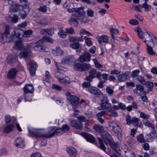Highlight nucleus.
Returning a JSON list of instances; mask_svg holds the SVG:
<instances>
[{
    "label": "nucleus",
    "instance_id": "obj_3",
    "mask_svg": "<svg viewBox=\"0 0 157 157\" xmlns=\"http://www.w3.org/2000/svg\"><path fill=\"white\" fill-rule=\"evenodd\" d=\"M0 28L1 33L2 30H4V32L2 33L1 42L3 43L5 42H11L13 40V38L11 35L10 36V26L5 23L0 24Z\"/></svg>",
    "mask_w": 157,
    "mask_h": 157
},
{
    "label": "nucleus",
    "instance_id": "obj_41",
    "mask_svg": "<svg viewBox=\"0 0 157 157\" xmlns=\"http://www.w3.org/2000/svg\"><path fill=\"white\" fill-rule=\"evenodd\" d=\"M109 126L110 129L113 131L115 128H117L119 125L115 122L113 121L109 122Z\"/></svg>",
    "mask_w": 157,
    "mask_h": 157
},
{
    "label": "nucleus",
    "instance_id": "obj_54",
    "mask_svg": "<svg viewBox=\"0 0 157 157\" xmlns=\"http://www.w3.org/2000/svg\"><path fill=\"white\" fill-rule=\"evenodd\" d=\"M55 134H56L57 136H59L63 133V131L61 128H55Z\"/></svg>",
    "mask_w": 157,
    "mask_h": 157
},
{
    "label": "nucleus",
    "instance_id": "obj_55",
    "mask_svg": "<svg viewBox=\"0 0 157 157\" xmlns=\"http://www.w3.org/2000/svg\"><path fill=\"white\" fill-rule=\"evenodd\" d=\"M65 31L66 33L71 35L74 34L75 33L74 30L71 27L66 28L65 29Z\"/></svg>",
    "mask_w": 157,
    "mask_h": 157
},
{
    "label": "nucleus",
    "instance_id": "obj_14",
    "mask_svg": "<svg viewBox=\"0 0 157 157\" xmlns=\"http://www.w3.org/2000/svg\"><path fill=\"white\" fill-rule=\"evenodd\" d=\"M18 71L17 69H10L7 75V78L10 80L15 79Z\"/></svg>",
    "mask_w": 157,
    "mask_h": 157
},
{
    "label": "nucleus",
    "instance_id": "obj_16",
    "mask_svg": "<svg viewBox=\"0 0 157 157\" xmlns=\"http://www.w3.org/2000/svg\"><path fill=\"white\" fill-rule=\"evenodd\" d=\"M70 46L73 49L75 50L77 52L80 53L82 50V45L78 42L72 43L70 44Z\"/></svg>",
    "mask_w": 157,
    "mask_h": 157
},
{
    "label": "nucleus",
    "instance_id": "obj_56",
    "mask_svg": "<svg viewBox=\"0 0 157 157\" xmlns=\"http://www.w3.org/2000/svg\"><path fill=\"white\" fill-rule=\"evenodd\" d=\"M43 39L44 42H47L50 43H52L54 40L53 39L49 37L44 36L43 37Z\"/></svg>",
    "mask_w": 157,
    "mask_h": 157
},
{
    "label": "nucleus",
    "instance_id": "obj_50",
    "mask_svg": "<svg viewBox=\"0 0 157 157\" xmlns=\"http://www.w3.org/2000/svg\"><path fill=\"white\" fill-rule=\"evenodd\" d=\"M137 79L140 83L143 85H145L146 83V81L144 78L142 76L139 75L137 76Z\"/></svg>",
    "mask_w": 157,
    "mask_h": 157
},
{
    "label": "nucleus",
    "instance_id": "obj_61",
    "mask_svg": "<svg viewBox=\"0 0 157 157\" xmlns=\"http://www.w3.org/2000/svg\"><path fill=\"white\" fill-rule=\"evenodd\" d=\"M24 36L25 37H28L33 33L32 31L31 30H28L24 32Z\"/></svg>",
    "mask_w": 157,
    "mask_h": 157
},
{
    "label": "nucleus",
    "instance_id": "obj_17",
    "mask_svg": "<svg viewBox=\"0 0 157 157\" xmlns=\"http://www.w3.org/2000/svg\"><path fill=\"white\" fill-rule=\"evenodd\" d=\"M15 145L18 148H24L25 147L24 140L21 137H17L15 140Z\"/></svg>",
    "mask_w": 157,
    "mask_h": 157
},
{
    "label": "nucleus",
    "instance_id": "obj_60",
    "mask_svg": "<svg viewBox=\"0 0 157 157\" xmlns=\"http://www.w3.org/2000/svg\"><path fill=\"white\" fill-rule=\"evenodd\" d=\"M109 115L111 117H116L117 116V113L113 110L111 109L109 111Z\"/></svg>",
    "mask_w": 157,
    "mask_h": 157
},
{
    "label": "nucleus",
    "instance_id": "obj_23",
    "mask_svg": "<svg viewBox=\"0 0 157 157\" xmlns=\"http://www.w3.org/2000/svg\"><path fill=\"white\" fill-rule=\"evenodd\" d=\"M24 90L25 94L32 93L34 91V87L32 84H27L24 87Z\"/></svg>",
    "mask_w": 157,
    "mask_h": 157
},
{
    "label": "nucleus",
    "instance_id": "obj_25",
    "mask_svg": "<svg viewBox=\"0 0 157 157\" xmlns=\"http://www.w3.org/2000/svg\"><path fill=\"white\" fill-rule=\"evenodd\" d=\"M14 127V125L13 124H9L4 128L3 132L8 134L13 131Z\"/></svg>",
    "mask_w": 157,
    "mask_h": 157
},
{
    "label": "nucleus",
    "instance_id": "obj_11",
    "mask_svg": "<svg viewBox=\"0 0 157 157\" xmlns=\"http://www.w3.org/2000/svg\"><path fill=\"white\" fill-rule=\"evenodd\" d=\"M91 55L88 52H84L78 58L77 60L80 62H89L90 60Z\"/></svg>",
    "mask_w": 157,
    "mask_h": 157
},
{
    "label": "nucleus",
    "instance_id": "obj_43",
    "mask_svg": "<svg viewBox=\"0 0 157 157\" xmlns=\"http://www.w3.org/2000/svg\"><path fill=\"white\" fill-rule=\"evenodd\" d=\"M45 76V79H42L43 82L45 84V82H48V80L50 79L51 78V75L50 73L48 71H46Z\"/></svg>",
    "mask_w": 157,
    "mask_h": 157
},
{
    "label": "nucleus",
    "instance_id": "obj_32",
    "mask_svg": "<svg viewBox=\"0 0 157 157\" xmlns=\"http://www.w3.org/2000/svg\"><path fill=\"white\" fill-rule=\"evenodd\" d=\"M63 69H57L56 71L55 76L58 80L62 78V77L64 75L63 73Z\"/></svg>",
    "mask_w": 157,
    "mask_h": 157
},
{
    "label": "nucleus",
    "instance_id": "obj_57",
    "mask_svg": "<svg viewBox=\"0 0 157 157\" xmlns=\"http://www.w3.org/2000/svg\"><path fill=\"white\" fill-rule=\"evenodd\" d=\"M129 23L132 25H136L139 24L138 21L135 19H130L129 21Z\"/></svg>",
    "mask_w": 157,
    "mask_h": 157
},
{
    "label": "nucleus",
    "instance_id": "obj_1",
    "mask_svg": "<svg viewBox=\"0 0 157 157\" xmlns=\"http://www.w3.org/2000/svg\"><path fill=\"white\" fill-rule=\"evenodd\" d=\"M55 127L54 126L48 127L45 134H43L41 132L40 130L41 129H34L32 131L29 130V131L32 136L36 137L49 138L52 137L55 135Z\"/></svg>",
    "mask_w": 157,
    "mask_h": 157
},
{
    "label": "nucleus",
    "instance_id": "obj_53",
    "mask_svg": "<svg viewBox=\"0 0 157 157\" xmlns=\"http://www.w3.org/2000/svg\"><path fill=\"white\" fill-rule=\"evenodd\" d=\"M142 7L144 8L145 11L146 12L150 10L151 8L150 5L146 3H144L143 4Z\"/></svg>",
    "mask_w": 157,
    "mask_h": 157
},
{
    "label": "nucleus",
    "instance_id": "obj_29",
    "mask_svg": "<svg viewBox=\"0 0 157 157\" xmlns=\"http://www.w3.org/2000/svg\"><path fill=\"white\" fill-rule=\"evenodd\" d=\"M28 68L29 69H36L38 67V64L33 60H30L27 63Z\"/></svg>",
    "mask_w": 157,
    "mask_h": 157
},
{
    "label": "nucleus",
    "instance_id": "obj_13",
    "mask_svg": "<svg viewBox=\"0 0 157 157\" xmlns=\"http://www.w3.org/2000/svg\"><path fill=\"white\" fill-rule=\"evenodd\" d=\"M147 141L152 142L155 139L157 138V131L156 130L152 131L149 134L146 136Z\"/></svg>",
    "mask_w": 157,
    "mask_h": 157
},
{
    "label": "nucleus",
    "instance_id": "obj_37",
    "mask_svg": "<svg viewBox=\"0 0 157 157\" xmlns=\"http://www.w3.org/2000/svg\"><path fill=\"white\" fill-rule=\"evenodd\" d=\"M21 6L19 5L15 4L10 8V12L11 13L19 11Z\"/></svg>",
    "mask_w": 157,
    "mask_h": 157
},
{
    "label": "nucleus",
    "instance_id": "obj_42",
    "mask_svg": "<svg viewBox=\"0 0 157 157\" xmlns=\"http://www.w3.org/2000/svg\"><path fill=\"white\" fill-rule=\"evenodd\" d=\"M109 30L111 34V37L114 38V35L117 34L119 32V31L117 29H115L112 28H110Z\"/></svg>",
    "mask_w": 157,
    "mask_h": 157
},
{
    "label": "nucleus",
    "instance_id": "obj_4",
    "mask_svg": "<svg viewBox=\"0 0 157 157\" xmlns=\"http://www.w3.org/2000/svg\"><path fill=\"white\" fill-rule=\"evenodd\" d=\"M146 44V45L151 44L154 45V41L156 42L157 38L154 36L153 34L151 32L144 33L143 35L140 38Z\"/></svg>",
    "mask_w": 157,
    "mask_h": 157
},
{
    "label": "nucleus",
    "instance_id": "obj_40",
    "mask_svg": "<svg viewBox=\"0 0 157 157\" xmlns=\"http://www.w3.org/2000/svg\"><path fill=\"white\" fill-rule=\"evenodd\" d=\"M78 19L81 23H87L89 21L88 17L85 16H81L79 17Z\"/></svg>",
    "mask_w": 157,
    "mask_h": 157
},
{
    "label": "nucleus",
    "instance_id": "obj_30",
    "mask_svg": "<svg viewBox=\"0 0 157 157\" xmlns=\"http://www.w3.org/2000/svg\"><path fill=\"white\" fill-rule=\"evenodd\" d=\"M15 48L17 49L22 50L25 49V48L22 43V40L21 39H19L18 40L16 41Z\"/></svg>",
    "mask_w": 157,
    "mask_h": 157
},
{
    "label": "nucleus",
    "instance_id": "obj_63",
    "mask_svg": "<svg viewBox=\"0 0 157 157\" xmlns=\"http://www.w3.org/2000/svg\"><path fill=\"white\" fill-rule=\"evenodd\" d=\"M52 88L58 91H61L62 89L61 86L56 84L52 85Z\"/></svg>",
    "mask_w": 157,
    "mask_h": 157
},
{
    "label": "nucleus",
    "instance_id": "obj_10",
    "mask_svg": "<svg viewBox=\"0 0 157 157\" xmlns=\"http://www.w3.org/2000/svg\"><path fill=\"white\" fill-rule=\"evenodd\" d=\"M97 139L99 144L98 147L100 148L104 151L106 154L109 155L110 157H119L118 155L115 154H113L111 155L110 152L109 151L108 152L106 151V147L104 144L102 140L99 137H98Z\"/></svg>",
    "mask_w": 157,
    "mask_h": 157
},
{
    "label": "nucleus",
    "instance_id": "obj_48",
    "mask_svg": "<svg viewBox=\"0 0 157 157\" xmlns=\"http://www.w3.org/2000/svg\"><path fill=\"white\" fill-rule=\"evenodd\" d=\"M66 33V32L63 31L62 29H60L58 33V35L61 38H65L67 36V34Z\"/></svg>",
    "mask_w": 157,
    "mask_h": 157
},
{
    "label": "nucleus",
    "instance_id": "obj_12",
    "mask_svg": "<svg viewBox=\"0 0 157 157\" xmlns=\"http://www.w3.org/2000/svg\"><path fill=\"white\" fill-rule=\"evenodd\" d=\"M24 31L23 30L20 29L15 28L14 29L13 34H11L12 37L13 38V40L15 37L20 38L23 36Z\"/></svg>",
    "mask_w": 157,
    "mask_h": 157
},
{
    "label": "nucleus",
    "instance_id": "obj_9",
    "mask_svg": "<svg viewBox=\"0 0 157 157\" xmlns=\"http://www.w3.org/2000/svg\"><path fill=\"white\" fill-rule=\"evenodd\" d=\"M74 58L73 56H69L65 57L61 61V63H57L56 61L54 62V64L57 69L61 68L62 64H69V62L72 61Z\"/></svg>",
    "mask_w": 157,
    "mask_h": 157
},
{
    "label": "nucleus",
    "instance_id": "obj_45",
    "mask_svg": "<svg viewBox=\"0 0 157 157\" xmlns=\"http://www.w3.org/2000/svg\"><path fill=\"white\" fill-rule=\"evenodd\" d=\"M39 11L43 13H45L47 11V6L45 5H40L38 8Z\"/></svg>",
    "mask_w": 157,
    "mask_h": 157
},
{
    "label": "nucleus",
    "instance_id": "obj_27",
    "mask_svg": "<svg viewBox=\"0 0 157 157\" xmlns=\"http://www.w3.org/2000/svg\"><path fill=\"white\" fill-rule=\"evenodd\" d=\"M155 44L154 45L151 44L146 45L147 46V52L148 54L151 56H154L155 55V52L154 51L153 48L155 46Z\"/></svg>",
    "mask_w": 157,
    "mask_h": 157
},
{
    "label": "nucleus",
    "instance_id": "obj_6",
    "mask_svg": "<svg viewBox=\"0 0 157 157\" xmlns=\"http://www.w3.org/2000/svg\"><path fill=\"white\" fill-rule=\"evenodd\" d=\"M95 78H98L99 80L101 79V73L100 72H97L95 69H91L89 72V75L86 77V80L91 82L92 81V79Z\"/></svg>",
    "mask_w": 157,
    "mask_h": 157
},
{
    "label": "nucleus",
    "instance_id": "obj_31",
    "mask_svg": "<svg viewBox=\"0 0 157 157\" xmlns=\"http://www.w3.org/2000/svg\"><path fill=\"white\" fill-rule=\"evenodd\" d=\"M17 56H13L12 55L9 56L7 58V61L9 64L13 63L17 61Z\"/></svg>",
    "mask_w": 157,
    "mask_h": 157
},
{
    "label": "nucleus",
    "instance_id": "obj_35",
    "mask_svg": "<svg viewBox=\"0 0 157 157\" xmlns=\"http://www.w3.org/2000/svg\"><path fill=\"white\" fill-rule=\"evenodd\" d=\"M132 124L134 126L139 127L141 125V122L139 118L134 117L132 118Z\"/></svg>",
    "mask_w": 157,
    "mask_h": 157
},
{
    "label": "nucleus",
    "instance_id": "obj_20",
    "mask_svg": "<svg viewBox=\"0 0 157 157\" xmlns=\"http://www.w3.org/2000/svg\"><path fill=\"white\" fill-rule=\"evenodd\" d=\"M88 91L91 94L95 95H101L102 93L97 87H91L88 89Z\"/></svg>",
    "mask_w": 157,
    "mask_h": 157
},
{
    "label": "nucleus",
    "instance_id": "obj_51",
    "mask_svg": "<svg viewBox=\"0 0 157 157\" xmlns=\"http://www.w3.org/2000/svg\"><path fill=\"white\" fill-rule=\"evenodd\" d=\"M126 124L127 125H130L132 123V118L128 114L126 115Z\"/></svg>",
    "mask_w": 157,
    "mask_h": 157
},
{
    "label": "nucleus",
    "instance_id": "obj_2",
    "mask_svg": "<svg viewBox=\"0 0 157 157\" xmlns=\"http://www.w3.org/2000/svg\"><path fill=\"white\" fill-rule=\"evenodd\" d=\"M102 138L105 144L108 145H109L112 149L117 153L120 151V148L117 143H115L113 139L108 132L102 136Z\"/></svg>",
    "mask_w": 157,
    "mask_h": 157
},
{
    "label": "nucleus",
    "instance_id": "obj_64",
    "mask_svg": "<svg viewBox=\"0 0 157 157\" xmlns=\"http://www.w3.org/2000/svg\"><path fill=\"white\" fill-rule=\"evenodd\" d=\"M140 116L141 118H143L145 119H148L149 117V116L148 115L145 114L143 112H141L140 113Z\"/></svg>",
    "mask_w": 157,
    "mask_h": 157
},
{
    "label": "nucleus",
    "instance_id": "obj_34",
    "mask_svg": "<svg viewBox=\"0 0 157 157\" xmlns=\"http://www.w3.org/2000/svg\"><path fill=\"white\" fill-rule=\"evenodd\" d=\"M145 85L148 88L147 90V93H149V92L152 91L154 86L153 82L150 81H148L146 82V83Z\"/></svg>",
    "mask_w": 157,
    "mask_h": 157
},
{
    "label": "nucleus",
    "instance_id": "obj_49",
    "mask_svg": "<svg viewBox=\"0 0 157 157\" xmlns=\"http://www.w3.org/2000/svg\"><path fill=\"white\" fill-rule=\"evenodd\" d=\"M23 10L26 13H29L30 11V8L29 7V5L28 4H25L22 6Z\"/></svg>",
    "mask_w": 157,
    "mask_h": 157
},
{
    "label": "nucleus",
    "instance_id": "obj_18",
    "mask_svg": "<svg viewBox=\"0 0 157 157\" xmlns=\"http://www.w3.org/2000/svg\"><path fill=\"white\" fill-rule=\"evenodd\" d=\"M77 9L75 13L74 14V15L75 17H79L85 15V12L84 10V7L77 8Z\"/></svg>",
    "mask_w": 157,
    "mask_h": 157
},
{
    "label": "nucleus",
    "instance_id": "obj_21",
    "mask_svg": "<svg viewBox=\"0 0 157 157\" xmlns=\"http://www.w3.org/2000/svg\"><path fill=\"white\" fill-rule=\"evenodd\" d=\"M71 124L72 127H74L77 129H81L82 128V123L78 120H74L71 122Z\"/></svg>",
    "mask_w": 157,
    "mask_h": 157
},
{
    "label": "nucleus",
    "instance_id": "obj_38",
    "mask_svg": "<svg viewBox=\"0 0 157 157\" xmlns=\"http://www.w3.org/2000/svg\"><path fill=\"white\" fill-rule=\"evenodd\" d=\"M69 23L72 26L76 27L78 26V21L76 19L71 17L69 21Z\"/></svg>",
    "mask_w": 157,
    "mask_h": 157
},
{
    "label": "nucleus",
    "instance_id": "obj_24",
    "mask_svg": "<svg viewBox=\"0 0 157 157\" xmlns=\"http://www.w3.org/2000/svg\"><path fill=\"white\" fill-rule=\"evenodd\" d=\"M116 134H117L118 140L121 141L122 140L121 134L122 130L119 125L117 128L113 130Z\"/></svg>",
    "mask_w": 157,
    "mask_h": 157
},
{
    "label": "nucleus",
    "instance_id": "obj_7",
    "mask_svg": "<svg viewBox=\"0 0 157 157\" xmlns=\"http://www.w3.org/2000/svg\"><path fill=\"white\" fill-rule=\"evenodd\" d=\"M101 107L98 109L99 110H108L110 109L112 107L111 104L109 103V100L107 97L104 96L101 101Z\"/></svg>",
    "mask_w": 157,
    "mask_h": 157
},
{
    "label": "nucleus",
    "instance_id": "obj_47",
    "mask_svg": "<svg viewBox=\"0 0 157 157\" xmlns=\"http://www.w3.org/2000/svg\"><path fill=\"white\" fill-rule=\"evenodd\" d=\"M87 14L89 17H92L94 15V11L91 9L88 8L86 10Z\"/></svg>",
    "mask_w": 157,
    "mask_h": 157
},
{
    "label": "nucleus",
    "instance_id": "obj_44",
    "mask_svg": "<svg viewBox=\"0 0 157 157\" xmlns=\"http://www.w3.org/2000/svg\"><path fill=\"white\" fill-rule=\"evenodd\" d=\"M135 31L138 34V35L140 38L143 36L144 33H143L142 30L139 27H137L135 29Z\"/></svg>",
    "mask_w": 157,
    "mask_h": 157
},
{
    "label": "nucleus",
    "instance_id": "obj_39",
    "mask_svg": "<svg viewBox=\"0 0 157 157\" xmlns=\"http://www.w3.org/2000/svg\"><path fill=\"white\" fill-rule=\"evenodd\" d=\"M94 128L96 131L99 133H103L104 131V128L101 125L95 124L94 125Z\"/></svg>",
    "mask_w": 157,
    "mask_h": 157
},
{
    "label": "nucleus",
    "instance_id": "obj_19",
    "mask_svg": "<svg viewBox=\"0 0 157 157\" xmlns=\"http://www.w3.org/2000/svg\"><path fill=\"white\" fill-rule=\"evenodd\" d=\"M98 39V42L100 44L102 43H108L109 38L108 36L106 35H102L101 36H98L97 37Z\"/></svg>",
    "mask_w": 157,
    "mask_h": 157
},
{
    "label": "nucleus",
    "instance_id": "obj_22",
    "mask_svg": "<svg viewBox=\"0 0 157 157\" xmlns=\"http://www.w3.org/2000/svg\"><path fill=\"white\" fill-rule=\"evenodd\" d=\"M52 52L57 56H62L64 54V51L58 46L56 47L55 50H53Z\"/></svg>",
    "mask_w": 157,
    "mask_h": 157
},
{
    "label": "nucleus",
    "instance_id": "obj_59",
    "mask_svg": "<svg viewBox=\"0 0 157 157\" xmlns=\"http://www.w3.org/2000/svg\"><path fill=\"white\" fill-rule=\"evenodd\" d=\"M94 65L95 67L98 68H101L102 67V65L100 64L98 62L97 60L94 59L93 60Z\"/></svg>",
    "mask_w": 157,
    "mask_h": 157
},
{
    "label": "nucleus",
    "instance_id": "obj_15",
    "mask_svg": "<svg viewBox=\"0 0 157 157\" xmlns=\"http://www.w3.org/2000/svg\"><path fill=\"white\" fill-rule=\"evenodd\" d=\"M81 135L87 141L93 144L96 143L95 138L90 134L85 132H83L81 133Z\"/></svg>",
    "mask_w": 157,
    "mask_h": 157
},
{
    "label": "nucleus",
    "instance_id": "obj_52",
    "mask_svg": "<svg viewBox=\"0 0 157 157\" xmlns=\"http://www.w3.org/2000/svg\"><path fill=\"white\" fill-rule=\"evenodd\" d=\"M117 77L119 81L121 82L125 80L127 78V76L125 74H121V73L117 76Z\"/></svg>",
    "mask_w": 157,
    "mask_h": 157
},
{
    "label": "nucleus",
    "instance_id": "obj_5",
    "mask_svg": "<svg viewBox=\"0 0 157 157\" xmlns=\"http://www.w3.org/2000/svg\"><path fill=\"white\" fill-rule=\"evenodd\" d=\"M65 95L67 99L70 102L73 107L75 108L79 102V98L69 92H66Z\"/></svg>",
    "mask_w": 157,
    "mask_h": 157
},
{
    "label": "nucleus",
    "instance_id": "obj_33",
    "mask_svg": "<svg viewBox=\"0 0 157 157\" xmlns=\"http://www.w3.org/2000/svg\"><path fill=\"white\" fill-rule=\"evenodd\" d=\"M58 81L60 82L62 84H67L70 82L69 78L66 76L65 75Z\"/></svg>",
    "mask_w": 157,
    "mask_h": 157
},
{
    "label": "nucleus",
    "instance_id": "obj_58",
    "mask_svg": "<svg viewBox=\"0 0 157 157\" xmlns=\"http://www.w3.org/2000/svg\"><path fill=\"white\" fill-rule=\"evenodd\" d=\"M140 71L138 70H136L133 71L131 74L132 77L133 78H135L136 77H137V76H139L138 75L140 73Z\"/></svg>",
    "mask_w": 157,
    "mask_h": 157
},
{
    "label": "nucleus",
    "instance_id": "obj_28",
    "mask_svg": "<svg viewBox=\"0 0 157 157\" xmlns=\"http://www.w3.org/2000/svg\"><path fill=\"white\" fill-rule=\"evenodd\" d=\"M67 151L69 155L72 157H75L77 155V152L75 149L72 147L67 148Z\"/></svg>",
    "mask_w": 157,
    "mask_h": 157
},
{
    "label": "nucleus",
    "instance_id": "obj_62",
    "mask_svg": "<svg viewBox=\"0 0 157 157\" xmlns=\"http://www.w3.org/2000/svg\"><path fill=\"white\" fill-rule=\"evenodd\" d=\"M85 42L86 45L89 47L91 46L92 45V41L90 38H86L85 40Z\"/></svg>",
    "mask_w": 157,
    "mask_h": 157
},
{
    "label": "nucleus",
    "instance_id": "obj_26",
    "mask_svg": "<svg viewBox=\"0 0 157 157\" xmlns=\"http://www.w3.org/2000/svg\"><path fill=\"white\" fill-rule=\"evenodd\" d=\"M11 121L13 123L15 124L17 121V120L14 117H11L9 115H6L5 116V122L6 124H7Z\"/></svg>",
    "mask_w": 157,
    "mask_h": 157
},
{
    "label": "nucleus",
    "instance_id": "obj_46",
    "mask_svg": "<svg viewBox=\"0 0 157 157\" xmlns=\"http://www.w3.org/2000/svg\"><path fill=\"white\" fill-rule=\"evenodd\" d=\"M136 138L138 141L140 143H144L145 142L144 136L142 134H140L137 136Z\"/></svg>",
    "mask_w": 157,
    "mask_h": 157
},
{
    "label": "nucleus",
    "instance_id": "obj_8",
    "mask_svg": "<svg viewBox=\"0 0 157 157\" xmlns=\"http://www.w3.org/2000/svg\"><path fill=\"white\" fill-rule=\"evenodd\" d=\"M33 46L32 44H28L26 48H25V50L20 52L19 54V56L20 59L23 58L28 57L31 56L32 55V53L30 48Z\"/></svg>",
    "mask_w": 157,
    "mask_h": 157
},
{
    "label": "nucleus",
    "instance_id": "obj_36",
    "mask_svg": "<svg viewBox=\"0 0 157 157\" xmlns=\"http://www.w3.org/2000/svg\"><path fill=\"white\" fill-rule=\"evenodd\" d=\"M144 89V86L140 84H137L136 85V88L133 90L134 93L135 94L138 93V90H139L141 92L143 91Z\"/></svg>",
    "mask_w": 157,
    "mask_h": 157
}]
</instances>
